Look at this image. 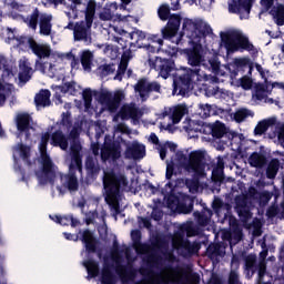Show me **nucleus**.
Wrapping results in <instances>:
<instances>
[{
	"label": "nucleus",
	"instance_id": "39448f33",
	"mask_svg": "<svg viewBox=\"0 0 284 284\" xmlns=\"http://www.w3.org/2000/svg\"><path fill=\"white\" fill-rule=\"evenodd\" d=\"M221 41L227 52V54H234V52H239L240 50L243 52H254L256 48L252 42H250V38L241 34L236 31H231L223 33L221 36Z\"/></svg>",
	"mask_w": 284,
	"mask_h": 284
},
{
	"label": "nucleus",
	"instance_id": "680f3d73",
	"mask_svg": "<svg viewBox=\"0 0 284 284\" xmlns=\"http://www.w3.org/2000/svg\"><path fill=\"white\" fill-rule=\"evenodd\" d=\"M260 3L263 8L262 12H270L274 8V0H261Z\"/></svg>",
	"mask_w": 284,
	"mask_h": 284
},
{
	"label": "nucleus",
	"instance_id": "aec40b11",
	"mask_svg": "<svg viewBox=\"0 0 284 284\" xmlns=\"http://www.w3.org/2000/svg\"><path fill=\"white\" fill-rule=\"evenodd\" d=\"M84 168L87 170V176L92 179V181H97L99 174L101 173V165L99 164V160L92 155H88L85 158Z\"/></svg>",
	"mask_w": 284,
	"mask_h": 284
},
{
	"label": "nucleus",
	"instance_id": "bf43d9fd",
	"mask_svg": "<svg viewBox=\"0 0 284 284\" xmlns=\"http://www.w3.org/2000/svg\"><path fill=\"white\" fill-rule=\"evenodd\" d=\"M206 252L209 254V258H214V256L221 255V246H219V244L210 245Z\"/></svg>",
	"mask_w": 284,
	"mask_h": 284
},
{
	"label": "nucleus",
	"instance_id": "f704fd0d",
	"mask_svg": "<svg viewBox=\"0 0 284 284\" xmlns=\"http://www.w3.org/2000/svg\"><path fill=\"white\" fill-rule=\"evenodd\" d=\"M94 61V53L90 50H85L80 55V63L85 72H92V65Z\"/></svg>",
	"mask_w": 284,
	"mask_h": 284
},
{
	"label": "nucleus",
	"instance_id": "3c124183",
	"mask_svg": "<svg viewBox=\"0 0 284 284\" xmlns=\"http://www.w3.org/2000/svg\"><path fill=\"white\" fill-rule=\"evenodd\" d=\"M126 71H128V62L120 61L114 79H116L118 81H122Z\"/></svg>",
	"mask_w": 284,
	"mask_h": 284
},
{
	"label": "nucleus",
	"instance_id": "cd10ccee",
	"mask_svg": "<svg viewBox=\"0 0 284 284\" xmlns=\"http://www.w3.org/2000/svg\"><path fill=\"white\" fill-rule=\"evenodd\" d=\"M69 136L71 139V146H70V151H71V159L74 158V148L78 151V155L83 156L81 154V150H83V146L81 145V142L79 141V129L77 126H73V129L70 131Z\"/></svg>",
	"mask_w": 284,
	"mask_h": 284
},
{
	"label": "nucleus",
	"instance_id": "a19ab883",
	"mask_svg": "<svg viewBox=\"0 0 284 284\" xmlns=\"http://www.w3.org/2000/svg\"><path fill=\"white\" fill-rule=\"evenodd\" d=\"M193 210L194 200L190 197L178 204V211L180 212V214H192Z\"/></svg>",
	"mask_w": 284,
	"mask_h": 284
},
{
	"label": "nucleus",
	"instance_id": "0eeeda50",
	"mask_svg": "<svg viewBox=\"0 0 284 284\" xmlns=\"http://www.w3.org/2000/svg\"><path fill=\"white\" fill-rule=\"evenodd\" d=\"M165 53L168 57L171 58H161V57H155L154 61L150 59V63L156 72H159V77L162 79H170V75L174 70H176V63L174 62V58L179 57V48L173 47L169 48L165 50Z\"/></svg>",
	"mask_w": 284,
	"mask_h": 284
},
{
	"label": "nucleus",
	"instance_id": "774afa93",
	"mask_svg": "<svg viewBox=\"0 0 284 284\" xmlns=\"http://www.w3.org/2000/svg\"><path fill=\"white\" fill-rule=\"evenodd\" d=\"M229 284H239V273H236V271L230 272Z\"/></svg>",
	"mask_w": 284,
	"mask_h": 284
},
{
	"label": "nucleus",
	"instance_id": "412c9836",
	"mask_svg": "<svg viewBox=\"0 0 284 284\" xmlns=\"http://www.w3.org/2000/svg\"><path fill=\"white\" fill-rule=\"evenodd\" d=\"M253 0H231L229 1V12L231 14H241V10H244L246 14L252 12Z\"/></svg>",
	"mask_w": 284,
	"mask_h": 284
},
{
	"label": "nucleus",
	"instance_id": "49530a36",
	"mask_svg": "<svg viewBox=\"0 0 284 284\" xmlns=\"http://www.w3.org/2000/svg\"><path fill=\"white\" fill-rule=\"evenodd\" d=\"M209 65L214 74H219V72H221V61H219V55L213 54L211 59H209Z\"/></svg>",
	"mask_w": 284,
	"mask_h": 284
},
{
	"label": "nucleus",
	"instance_id": "e433bc0d",
	"mask_svg": "<svg viewBox=\"0 0 284 284\" xmlns=\"http://www.w3.org/2000/svg\"><path fill=\"white\" fill-rule=\"evenodd\" d=\"M83 266L85 267V270L88 272L87 278L89 281H90V278H97V276H99V273H100L99 262H97L94 260H87L83 262Z\"/></svg>",
	"mask_w": 284,
	"mask_h": 284
},
{
	"label": "nucleus",
	"instance_id": "f3484780",
	"mask_svg": "<svg viewBox=\"0 0 284 284\" xmlns=\"http://www.w3.org/2000/svg\"><path fill=\"white\" fill-rule=\"evenodd\" d=\"M80 241L83 243L87 254H97L98 252V256L101 258V250L98 251L99 240L95 239L92 231L84 230Z\"/></svg>",
	"mask_w": 284,
	"mask_h": 284
},
{
	"label": "nucleus",
	"instance_id": "7ed1b4c3",
	"mask_svg": "<svg viewBox=\"0 0 284 284\" xmlns=\"http://www.w3.org/2000/svg\"><path fill=\"white\" fill-rule=\"evenodd\" d=\"M50 142V132H45L41 136L39 144L40 159H41V171L37 173L40 185H52L57 179V170H54V162L48 154V143Z\"/></svg>",
	"mask_w": 284,
	"mask_h": 284
},
{
	"label": "nucleus",
	"instance_id": "bb28decb",
	"mask_svg": "<svg viewBox=\"0 0 284 284\" xmlns=\"http://www.w3.org/2000/svg\"><path fill=\"white\" fill-rule=\"evenodd\" d=\"M22 21L29 30L36 31L41 21V11H39V8L33 9L31 14L22 18Z\"/></svg>",
	"mask_w": 284,
	"mask_h": 284
},
{
	"label": "nucleus",
	"instance_id": "c03bdc74",
	"mask_svg": "<svg viewBox=\"0 0 284 284\" xmlns=\"http://www.w3.org/2000/svg\"><path fill=\"white\" fill-rule=\"evenodd\" d=\"M237 216H240V220L242 221V223H247V221H250V219H252V211L250 209V206H246L244 209H237Z\"/></svg>",
	"mask_w": 284,
	"mask_h": 284
},
{
	"label": "nucleus",
	"instance_id": "6ab92c4d",
	"mask_svg": "<svg viewBox=\"0 0 284 284\" xmlns=\"http://www.w3.org/2000/svg\"><path fill=\"white\" fill-rule=\"evenodd\" d=\"M118 114L122 121H128L130 119L136 121L143 116V111L140 110L136 104L131 103L122 105Z\"/></svg>",
	"mask_w": 284,
	"mask_h": 284
},
{
	"label": "nucleus",
	"instance_id": "f8f14e48",
	"mask_svg": "<svg viewBox=\"0 0 284 284\" xmlns=\"http://www.w3.org/2000/svg\"><path fill=\"white\" fill-rule=\"evenodd\" d=\"M92 23H94V19H91L89 16L84 20L75 22V29L73 31L74 41L92 43Z\"/></svg>",
	"mask_w": 284,
	"mask_h": 284
},
{
	"label": "nucleus",
	"instance_id": "2eb2a0df",
	"mask_svg": "<svg viewBox=\"0 0 284 284\" xmlns=\"http://www.w3.org/2000/svg\"><path fill=\"white\" fill-rule=\"evenodd\" d=\"M178 251L183 258H190L199 254L201 244L196 241L192 243L189 239L180 237L178 241Z\"/></svg>",
	"mask_w": 284,
	"mask_h": 284
},
{
	"label": "nucleus",
	"instance_id": "423d86ee",
	"mask_svg": "<svg viewBox=\"0 0 284 284\" xmlns=\"http://www.w3.org/2000/svg\"><path fill=\"white\" fill-rule=\"evenodd\" d=\"M77 170L78 172H83V156H80L77 146H73V158H71V163L69 164V172L68 174H60L62 187H67L69 192H77L79 190Z\"/></svg>",
	"mask_w": 284,
	"mask_h": 284
},
{
	"label": "nucleus",
	"instance_id": "ddd939ff",
	"mask_svg": "<svg viewBox=\"0 0 284 284\" xmlns=\"http://www.w3.org/2000/svg\"><path fill=\"white\" fill-rule=\"evenodd\" d=\"M100 156L102 163H108V161H113L114 163L119 161V159H121V142H105L101 148Z\"/></svg>",
	"mask_w": 284,
	"mask_h": 284
},
{
	"label": "nucleus",
	"instance_id": "e2e57ef3",
	"mask_svg": "<svg viewBox=\"0 0 284 284\" xmlns=\"http://www.w3.org/2000/svg\"><path fill=\"white\" fill-rule=\"evenodd\" d=\"M278 215V206H270L267 210H266V216L267 219H276V216Z\"/></svg>",
	"mask_w": 284,
	"mask_h": 284
},
{
	"label": "nucleus",
	"instance_id": "c9c22d12",
	"mask_svg": "<svg viewBox=\"0 0 284 284\" xmlns=\"http://www.w3.org/2000/svg\"><path fill=\"white\" fill-rule=\"evenodd\" d=\"M268 14L273 18V21L278 27L284 26V4H277L276 7H273Z\"/></svg>",
	"mask_w": 284,
	"mask_h": 284
},
{
	"label": "nucleus",
	"instance_id": "4be33fe9",
	"mask_svg": "<svg viewBox=\"0 0 284 284\" xmlns=\"http://www.w3.org/2000/svg\"><path fill=\"white\" fill-rule=\"evenodd\" d=\"M202 211H195L193 213V216L197 223V225H200V227H207V225H210V221L212 220V215L214 214L212 212V209H209L207 205H205V203L202 204Z\"/></svg>",
	"mask_w": 284,
	"mask_h": 284
},
{
	"label": "nucleus",
	"instance_id": "4468645a",
	"mask_svg": "<svg viewBox=\"0 0 284 284\" xmlns=\"http://www.w3.org/2000/svg\"><path fill=\"white\" fill-rule=\"evenodd\" d=\"M135 92L140 94V99H148L152 92L156 94H161V83L158 81H148L146 78H142L138 80L136 84L134 85Z\"/></svg>",
	"mask_w": 284,
	"mask_h": 284
},
{
	"label": "nucleus",
	"instance_id": "09e8293b",
	"mask_svg": "<svg viewBox=\"0 0 284 284\" xmlns=\"http://www.w3.org/2000/svg\"><path fill=\"white\" fill-rule=\"evenodd\" d=\"M250 110L247 109H240L234 113V121H236V123H243V121H245L247 119V116H250Z\"/></svg>",
	"mask_w": 284,
	"mask_h": 284
},
{
	"label": "nucleus",
	"instance_id": "de8ad7c7",
	"mask_svg": "<svg viewBox=\"0 0 284 284\" xmlns=\"http://www.w3.org/2000/svg\"><path fill=\"white\" fill-rule=\"evenodd\" d=\"M272 196H274V193L270 192V191H262L258 194V203L262 206L267 205V203H270V201H272Z\"/></svg>",
	"mask_w": 284,
	"mask_h": 284
},
{
	"label": "nucleus",
	"instance_id": "79ce46f5",
	"mask_svg": "<svg viewBox=\"0 0 284 284\" xmlns=\"http://www.w3.org/2000/svg\"><path fill=\"white\" fill-rule=\"evenodd\" d=\"M270 85L271 82L267 80V78L264 79V83L255 84V94L258 101L263 100V94H265V92H271Z\"/></svg>",
	"mask_w": 284,
	"mask_h": 284
},
{
	"label": "nucleus",
	"instance_id": "864d4df0",
	"mask_svg": "<svg viewBox=\"0 0 284 284\" xmlns=\"http://www.w3.org/2000/svg\"><path fill=\"white\" fill-rule=\"evenodd\" d=\"M212 181H213V183H223V181H225V174H224L223 170L213 169Z\"/></svg>",
	"mask_w": 284,
	"mask_h": 284
},
{
	"label": "nucleus",
	"instance_id": "7c9ffc66",
	"mask_svg": "<svg viewBox=\"0 0 284 284\" xmlns=\"http://www.w3.org/2000/svg\"><path fill=\"white\" fill-rule=\"evenodd\" d=\"M276 125V118H268L260 121L255 129H254V135L255 136H263L270 128H274Z\"/></svg>",
	"mask_w": 284,
	"mask_h": 284
},
{
	"label": "nucleus",
	"instance_id": "f03ea898",
	"mask_svg": "<svg viewBox=\"0 0 284 284\" xmlns=\"http://www.w3.org/2000/svg\"><path fill=\"white\" fill-rule=\"evenodd\" d=\"M102 183L105 191L104 201L109 204V207L113 210L115 216H119V214H121L119 199L121 197V193L128 190V178L121 172L111 169L103 172Z\"/></svg>",
	"mask_w": 284,
	"mask_h": 284
},
{
	"label": "nucleus",
	"instance_id": "393cba45",
	"mask_svg": "<svg viewBox=\"0 0 284 284\" xmlns=\"http://www.w3.org/2000/svg\"><path fill=\"white\" fill-rule=\"evenodd\" d=\"M114 265L104 261L102 272H101V283L102 284H116V275L112 272Z\"/></svg>",
	"mask_w": 284,
	"mask_h": 284
},
{
	"label": "nucleus",
	"instance_id": "473e14b6",
	"mask_svg": "<svg viewBox=\"0 0 284 284\" xmlns=\"http://www.w3.org/2000/svg\"><path fill=\"white\" fill-rule=\"evenodd\" d=\"M51 95L52 94L50 93V90L48 89L40 90V92L34 97V103L37 108H48L49 105H51L52 103L50 101Z\"/></svg>",
	"mask_w": 284,
	"mask_h": 284
},
{
	"label": "nucleus",
	"instance_id": "20e7f679",
	"mask_svg": "<svg viewBox=\"0 0 284 284\" xmlns=\"http://www.w3.org/2000/svg\"><path fill=\"white\" fill-rule=\"evenodd\" d=\"M170 4H162L158 9V17L161 21H168L166 26L161 29L163 39H174L179 34L181 21L183 18L179 13H171Z\"/></svg>",
	"mask_w": 284,
	"mask_h": 284
},
{
	"label": "nucleus",
	"instance_id": "9b49d317",
	"mask_svg": "<svg viewBox=\"0 0 284 284\" xmlns=\"http://www.w3.org/2000/svg\"><path fill=\"white\" fill-rule=\"evenodd\" d=\"M70 1V10L75 14V17L80 14H84V19H94L97 16V1L95 0H69Z\"/></svg>",
	"mask_w": 284,
	"mask_h": 284
},
{
	"label": "nucleus",
	"instance_id": "2f4dec72",
	"mask_svg": "<svg viewBox=\"0 0 284 284\" xmlns=\"http://www.w3.org/2000/svg\"><path fill=\"white\" fill-rule=\"evenodd\" d=\"M142 235L141 231L133 230L131 231V240L133 243V248L138 254H143V252H148V244L141 242Z\"/></svg>",
	"mask_w": 284,
	"mask_h": 284
},
{
	"label": "nucleus",
	"instance_id": "c85d7f7f",
	"mask_svg": "<svg viewBox=\"0 0 284 284\" xmlns=\"http://www.w3.org/2000/svg\"><path fill=\"white\" fill-rule=\"evenodd\" d=\"M248 165L258 170L265 168V165H267V155L260 152H253L248 156Z\"/></svg>",
	"mask_w": 284,
	"mask_h": 284
},
{
	"label": "nucleus",
	"instance_id": "338daca9",
	"mask_svg": "<svg viewBox=\"0 0 284 284\" xmlns=\"http://www.w3.org/2000/svg\"><path fill=\"white\" fill-rule=\"evenodd\" d=\"M132 50H136V48H130L122 53V62L130 63V59H132Z\"/></svg>",
	"mask_w": 284,
	"mask_h": 284
},
{
	"label": "nucleus",
	"instance_id": "c756f323",
	"mask_svg": "<svg viewBox=\"0 0 284 284\" xmlns=\"http://www.w3.org/2000/svg\"><path fill=\"white\" fill-rule=\"evenodd\" d=\"M51 145H53V148H60L61 150H68V138L63 134V131L57 130L52 133Z\"/></svg>",
	"mask_w": 284,
	"mask_h": 284
},
{
	"label": "nucleus",
	"instance_id": "a18cd8bd",
	"mask_svg": "<svg viewBox=\"0 0 284 284\" xmlns=\"http://www.w3.org/2000/svg\"><path fill=\"white\" fill-rule=\"evenodd\" d=\"M145 32L141 30H135V41L130 43V48H143V44H141V41L145 40Z\"/></svg>",
	"mask_w": 284,
	"mask_h": 284
},
{
	"label": "nucleus",
	"instance_id": "0e129e2a",
	"mask_svg": "<svg viewBox=\"0 0 284 284\" xmlns=\"http://www.w3.org/2000/svg\"><path fill=\"white\" fill-rule=\"evenodd\" d=\"M174 176V161H171L166 165V173H165V179L170 181Z\"/></svg>",
	"mask_w": 284,
	"mask_h": 284
},
{
	"label": "nucleus",
	"instance_id": "6e6552de",
	"mask_svg": "<svg viewBox=\"0 0 284 284\" xmlns=\"http://www.w3.org/2000/svg\"><path fill=\"white\" fill-rule=\"evenodd\" d=\"M213 136L214 141L219 140L217 150H225V145L234 139V133L225 126V123L215 121L214 123L206 124V133Z\"/></svg>",
	"mask_w": 284,
	"mask_h": 284
},
{
	"label": "nucleus",
	"instance_id": "9d476101",
	"mask_svg": "<svg viewBox=\"0 0 284 284\" xmlns=\"http://www.w3.org/2000/svg\"><path fill=\"white\" fill-rule=\"evenodd\" d=\"M205 153L203 151H192L189 154V160L184 165L186 172H193L195 176H203L205 174Z\"/></svg>",
	"mask_w": 284,
	"mask_h": 284
},
{
	"label": "nucleus",
	"instance_id": "a878e982",
	"mask_svg": "<svg viewBox=\"0 0 284 284\" xmlns=\"http://www.w3.org/2000/svg\"><path fill=\"white\" fill-rule=\"evenodd\" d=\"M183 130H185L187 134H192V132H200L201 134H205L207 130V123L189 119L183 126Z\"/></svg>",
	"mask_w": 284,
	"mask_h": 284
},
{
	"label": "nucleus",
	"instance_id": "f257e3e1",
	"mask_svg": "<svg viewBox=\"0 0 284 284\" xmlns=\"http://www.w3.org/2000/svg\"><path fill=\"white\" fill-rule=\"evenodd\" d=\"M183 32L189 37L192 48L183 49V54L191 68H182L173 75V97H185L199 85L203 79L201 64L205 61L203 57V41L213 34L212 27L203 21H194L185 18L182 24Z\"/></svg>",
	"mask_w": 284,
	"mask_h": 284
},
{
	"label": "nucleus",
	"instance_id": "13d9d810",
	"mask_svg": "<svg viewBox=\"0 0 284 284\" xmlns=\"http://www.w3.org/2000/svg\"><path fill=\"white\" fill-rule=\"evenodd\" d=\"M240 85L243 90H252V85H254V81L252 78L244 75L240 79Z\"/></svg>",
	"mask_w": 284,
	"mask_h": 284
},
{
	"label": "nucleus",
	"instance_id": "dca6fc26",
	"mask_svg": "<svg viewBox=\"0 0 284 284\" xmlns=\"http://www.w3.org/2000/svg\"><path fill=\"white\" fill-rule=\"evenodd\" d=\"M16 126L20 134H24L26 141H30L32 134L30 130H32V115L29 113H18L16 116Z\"/></svg>",
	"mask_w": 284,
	"mask_h": 284
},
{
	"label": "nucleus",
	"instance_id": "603ef678",
	"mask_svg": "<svg viewBox=\"0 0 284 284\" xmlns=\"http://www.w3.org/2000/svg\"><path fill=\"white\" fill-rule=\"evenodd\" d=\"M82 99L84 101V108L90 109L92 105V89H84L82 92Z\"/></svg>",
	"mask_w": 284,
	"mask_h": 284
},
{
	"label": "nucleus",
	"instance_id": "58836bf2",
	"mask_svg": "<svg viewBox=\"0 0 284 284\" xmlns=\"http://www.w3.org/2000/svg\"><path fill=\"white\" fill-rule=\"evenodd\" d=\"M77 83L74 82H65L62 85H52L51 90H59L62 94H68V92H70V94L74 95L77 94V88H75Z\"/></svg>",
	"mask_w": 284,
	"mask_h": 284
},
{
	"label": "nucleus",
	"instance_id": "5fc2aeb1",
	"mask_svg": "<svg viewBox=\"0 0 284 284\" xmlns=\"http://www.w3.org/2000/svg\"><path fill=\"white\" fill-rule=\"evenodd\" d=\"M17 150H19L20 156L23 159V161H28V159H30V146L19 143Z\"/></svg>",
	"mask_w": 284,
	"mask_h": 284
},
{
	"label": "nucleus",
	"instance_id": "37998d69",
	"mask_svg": "<svg viewBox=\"0 0 284 284\" xmlns=\"http://www.w3.org/2000/svg\"><path fill=\"white\" fill-rule=\"evenodd\" d=\"M60 225L68 226L71 225V227H78V225H81V222L74 217V215H62V219L60 220Z\"/></svg>",
	"mask_w": 284,
	"mask_h": 284
},
{
	"label": "nucleus",
	"instance_id": "8fccbe9b",
	"mask_svg": "<svg viewBox=\"0 0 284 284\" xmlns=\"http://www.w3.org/2000/svg\"><path fill=\"white\" fill-rule=\"evenodd\" d=\"M250 207V202L245 195H240L235 197V211Z\"/></svg>",
	"mask_w": 284,
	"mask_h": 284
},
{
	"label": "nucleus",
	"instance_id": "ea45409f",
	"mask_svg": "<svg viewBox=\"0 0 284 284\" xmlns=\"http://www.w3.org/2000/svg\"><path fill=\"white\" fill-rule=\"evenodd\" d=\"M183 116H185V106L178 105L173 110L171 109V121L173 125L181 123Z\"/></svg>",
	"mask_w": 284,
	"mask_h": 284
},
{
	"label": "nucleus",
	"instance_id": "4d7b16f0",
	"mask_svg": "<svg viewBox=\"0 0 284 284\" xmlns=\"http://www.w3.org/2000/svg\"><path fill=\"white\" fill-rule=\"evenodd\" d=\"M235 63H236L237 68H247L248 74H252L254 67L252 65V62H250V59L243 58V59L236 60Z\"/></svg>",
	"mask_w": 284,
	"mask_h": 284
},
{
	"label": "nucleus",
	"instance_id": "a211bd4d",
	"mask_svg": "<svg viewBox=\"0 0 284 284\" xmlns=\"http://www.w3.org/2000/svg\"><path fill=\"white\" fill-rule=\"evenodd\" d=\"M29 48L34 55H37L39 61H43V59H50L52 55V49L48 44L39 43L34 39L30 38Z\"/></svg>",
	"mask_w": 284,
	"mask_h": 284
},
{
	"label": "nucleus",
	"instance_id": "052dcab7",
	"mask_svg": "<svg viewBox=\"0 0 284 284\" xmlns=\"http://www.w3.org/2000/svg\"><path fill=\"white\" fill-rule=\"evenodd\" d=\"M256 265V255L250 254L245 257V267L252 270Z\"/></svg>",
	"mask_w": 284,
	"mask_h": 284
},
{
	"label": "nucleus",
	"instance_id": "4c0bfd02",
	"mask_svg": "<svg viewBox=\"0 0 284 284\" xmlns=\"http://www.w3.org/2000/svg\"><path fill=\"white\" fill-rule=\"evenodd\" d=\"M278 170H281V161L276 158H273L266 168V178L276 179V174H278Z\"/></svg>",
	"mask_w": 284,
	"mask_h": 284
},
{
	"label": "nucleus",
	"instance_id": "5701e85b",
	"mask_svg": "<svg viewBox=\"0 0 284 284\" xmlns=\"http://www.w3.org/2000/svg\"><path fill=\"white\" fill-rule=\"evenodd\" d=\"M124 156L125 159H133L134 161L143 159L145 156V145L133 142L132 145L126 148Z\"/></svg>",
	"mask_w": 284,
	"mask_h": 284
},
{
	"label": "nucleus",
	"instance_id": "72a5a7b5",
	"mask_svg": "<svg viewBox=\"0 0 284 284\" xmlns=\"http://www.w3.org/2000/svg\"><path fill=\"white\" fill-rule=\"evenodd\" d=\"M40 34L50 37L52 34V16L42 14L40 17Z\"/></svg>",
	"mask_w": 284,
	"mask_h": 284
},
{
	"label": "nucleus",
	"instance_id": "69168bd1",
	"mask_svg": "<svg viewBox=\"0 0 284 284\" xmlns=\"http://www.w3.org/2000/svg\"><path fill=\"white\" fill-rule=\"evenodd\" d=\"M163 36L160 34H149L148 41H151V43H159L160 45H163Z\"/></svg>",
	"mask_w": 284,
	"mask_h": 284
},
{
	"label": "nucleus",
	"instance_id": "1a4fd4ad",
	"mask_svg": "<svg viewBox=\"0 0 284 284\" xmlns=\"http://www.w3.org/2000/svg\"><path fill=\"white\" fill-rule=\"evenodd\" d=\"M94 97L98 99L101 105H105L109 112H116L121 108V101L125 99L123 91H116L114 94L110 91H94Z\"/></svg>",
	"mask_w": 284,
	"mask_h": 284
},
{
	"label": "nucleus",
	"instance_id": "b1692460",
	"mask_svg": "<svg viewBox=\"0 0 284 284\" xmlns=\"http://www.w3.org/2000/svg\"><path fill=\"white\" fill-rule=\"evenodd\" d=\"M115 272L120 276L122 283H128L129 281H134L136 278V270L132 265H118Z\"/></svg>",
	"mask_w": 284,
	"mask_h": 284
},
{
	"label": "nucleus",
	"instance_id": "6e6d98bb",
	"mask_svg": "<svg viewBox=\"0 0 284 284\" xmlns=\"http://www.w3.org/2000/svg\"><path fill=\"white\" fill-rule=\"evenodd\" d=\"M62 119H61V125H63L64 128H67L68 130H70V128H72V114L70 112H63L61 114Z\"/></svg>",
	"mask_w": 284,
	"mask_h": 284
}]
</instances>
